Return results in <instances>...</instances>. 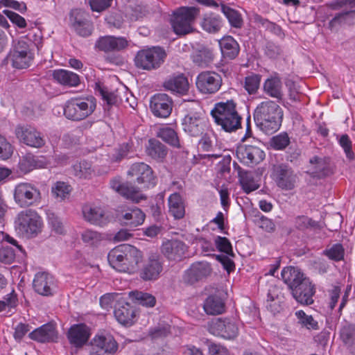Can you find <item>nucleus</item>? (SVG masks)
I'll return each mask as SVG.
<instances>
[{
  "mask_svg": "<svg viewBox=\"0 0 355 355\" xmlns=\"http://www.w3.org/2000/svg\"><path fill=\"white\" fill-rule=\"evenodd\" d=\"M282 117V108L272 101L261 102L254 112L256 125L267 135H271L279 129Z\"/></svg>",
  "mask_w": 355,
  "mask_h": 355,
  "instance_id": "f257e3e1",
  "label": "nucleus"
},
{
  "mask_svg": "<svg viewBox=\"0 0 355 355\" xmlns=\"http://www.w3.org/2000/svg\"><path fill=\"white\" fill-rule=\"evenodd\" d=\"M211 115L215 123L225 132H235L241 128L242 118L236 110V103L233 99L215 103Z\"/></svg>",
  "mask_w": 355,
  "mask_h": 355,
  "instance_id": "f03ea898",
  "label": "nucleus"
},
{
  "mask_svg": "<svg viewBox=\"0 0 355 355\" xmlns=\"http://www.w3.org/2000/svg\"><path fill=\"white\" fill-rule=\"evenodd\" d=\"M33 45V43L27 38L13 41L12 49L6 58L7 62L17 69L29 67L34 58L31 49Z\"/></svg>",
  "mask_w": 355,
  "mask_h": 355,
  "instance_id": "7ed1b4c3",
  "label": "nucleus"
},
{
  "mask_svg": "<svg viewBox=\"0 0 355 355\" xmlns=\"http://www.w3.org/2000/svg\"><path fill=\"white\" fill-rule=\"evenodd\" d=\"M42 218L35 210L28 209L17 214L15 227L21 235L35 237L42 231Z\"/></svg>",
  "mask_w": 355,
  "mask_h": 355,
  "instance_id": "20e7f679",
  "label": "nucleus"
},
{
  "mask_svg": "<svg viewBox=\"0 0 355 355\" xmlns=\"http://www.w3.org/2000/svg\"><path fill=\"white\" fill-rule=\"evenodd\" d=\"M96 108L94 98H71L64 107V114L68 119L81 121L90 115Z\"/></svg>",
  "mask_w": 355,
  "mask_h": 355,
  "instance_id": "39448f33",
  "label": "nucleus"
},
{
  "mask_svg": "<svg viewBox=\"0 0 355 355\" xmlns=\"http://www.w3.org/2000/svg\"><path fill=\"white\" fill-rule=\"evenodd\" d=\"M166 54L159 46L139 51L134 59L137 68L150 71L157 69L164 63Z\"/></svg>",
  "mask_w": 355,
  "mask_h": 355,
  "instance_id": "423d86ee",
  "label": "nucleus"
},
{
  "mask_svg": "<svg viewBox=\"0 0 355 355\" xmlns=\"http://www.w3.org/2000/svg\"><path fill=\"white\" fill-rule=\"evenodd\" d=\"M199 9L196 7H182L174 12L172 27L178 35H187L193 32L192 26Z\"/></svg>",
  "mask_w": 355,
  "mask_h": 355,
  "instance_id": "0eeeda50",
  "label": "nucleus"
},
{
  "mask_svg": "<svg viewBox=\"0 0 355 355\" xmlns=\"http://www.w3.org/2000/svg\"><path fill=\"white\" fill-rule=\"evenodd\" d=\"M13 196L15 203L22 208L37 204L42 198L40 189L28 182H21L17 184L14 189Z\"/></svg>",
  "mask_w": 355,
  "mask_h": 355,
  "instance_id": "6e6552de",
  "label": "nucleus"
},
{
  "mask_svg": "<svg viewBox=\"0 0 355 355\" xmlns=\"http://www.w3.org/2000/svg\"><path fill=\"white\" fill-rule=\"evenodd\" d=\"M163 266L164 262L160 254L157 252H150L144 261L139 271V277L144 281L157 280L161 275Z\"/></svg>",
  "mask_w": 355,
  "mask_h": 355,
  "instance_id": "1a4fd4ad",
  "label": "nucleus"
},
{
  "mask_svg": "<svg viewBox=\"0 0 355 355\" xmlns=\"http://www.w3.org/2000/svg\"><path fill=\"white\" fill-rule=\"evenodd\" d=\"M15 132L19 141L28 146L40 148L46 144L42 133L31 125H17Z\"/></svg>",
  "mask_w": 355,
  "mask_h": 355,
  "instance_id": "9d476101",
  "label": "nucleus"
},
{
  "mask_svg": "<svg viewBox=\"0 0 355 355\" xmlns=\"http://www.w3.org/2000/svg\"><path fill=\"white\" fill-rule=\"evenodd\" d=\"M128 175L135 178L136 182L141 189H149L156 184L155 176L150 166L144 162L133 164L128 172Z\"/></svg>",
  "mask_w": 355,
  "mask_h": 355,
  "instance_id": "9b49d317",
  "label": "nucleus"
},
{
  "mask_svg": "<svg viewBox=\"0 0 355 355\" xmlns=\"http://www.w3.org/2000/svg\"><path fill=\"white\" fill-rule=\"evenodd\" d=\"M212 268L211 264L205 261H196L184 271L183 280L188 284H194L205 280L211 275Z\"/></svg>",
  "mask_w": 355,
  "mask_h": 355,
  "instance_id": "f8f14e48",
  "label": "nucleus"
},
{
  "mask_svg": "<svg viewBox=\"0 0 355 355\" xmlns=\"http://www.w3.org/2000/svg\"><path fill=\"white\" fill-rule=\"evenodd\" d=\"M272 176L277 185L285 190L293 189L297 176L293 169L285 164H275L272 167Z\"/></svg>",
  "mask_w": 355,
  "mask_h": 355,
  "instance_id": "ddd939ff",
  "label": "nucleus"
},
{
  "mask_svg": "<svg viewBox=\"0 0 355 355\" xmlns=\"http://www.w3.org/2000/svg\"><path fill=\"white\" fill-rule=\"evenodd\" d=\"M196 85L202 94H215L221 87L222 78L214 71H202L198 75Z\"/></svg>",
  "mask_w": 355,
  "mask_h": 355,
  "instance_id": "4468645a",
  "label": "nucleus"
},
{
  "mask_svg": "<svg viewBox=\"0 0 355 355\" xmlns=\"http://www.w3.org/2000/svg\"><path fill=\"white\" fill-rule=\"evenodd\" d=\"M96 92L98 93L101 96L104 104H106L107 106V110L112 105H117L119 103H123V98L130 107H134V104L135 103V101L133 99L132 96L130 94L132 101H130V98L128 96L129 94L128 92L125 90L120 91L116 89L115 92H110L109 89L101 85V84H96ZM107 107H105L106 110Z\"/></svg>",
  "mask_w": 355,
  "mask_h": 355,
  "instance_id": "2eb2a0df",
  "label": "nucleus"
},
{
  "mask_svg": "<svg viewBox=\"0 0 355 355\" xmlns=\"http://www.w3.org/2000/svg\"><path fill=\"white\" fill-rule=\"evenodd\" d=\"M71 26L80 36L86 37L92 35L93 24L88 15L80 9H73L70 12Z\"/></svg>",
  "mask_w": 355,
  "mask_h": 355,
  "instance_id": "dca6fc26",
  "label": "nucleus"
},
{
  "mask_svg": "<svg viewBox=\"0 0 355 355\" xmlns=\"http://www.w3.org/2000/svg\"><path fill=\"white\" fill-rule=\"evenodd\" d=\"M236 156L241 163L247 166H253L264 159L265 153L257 146L241 144L237 147Z\"/></svg>",
  "mask_w": 355,
  "mask_h": 355,
  "instance_id": "f3484780",
  "label": "nucleus"
},
{
  "mask_svg": "<svg viewBox=\"0 0 355 355\" xmlns=\"http://www.w3.org/2000/svg\"><path fill=\"white\" fill-rule=\"evenodd\" d=\"M183 130L191 137L202 136L205 130L206 122L202 114L195 112L184 116L182 122Z\"/></svg>",
  "mask_w": 355,
  "mask_h": 355,
  "instance_id": "a211bd4d",
  "label": "nucleus"
},
{
  "mask_svg": "<svg viewBox=\"0 0 355 355\" xmlns=\"http://www.w3.org/2000/svg\"><path fill=\"white\" fill-rule=\"evenodd\" d=\"M310 173L313 178H324L334 174L335 166L328 157L313 156L309 160Z\"/></svg>",
  "mask_w": 355,
  "mask_h": 355,
  "instance_id": "6ab92c4d",
  "label": "nucleus"
},
{
  "mask_svg": "<svg viewBox=\"0 0 355 355\" xmlns=\"http://www.w3.org/2000/svg\"><path fill=\"white\" fill-rule=\"evenodd\" d=\"M145 214L138 207L128 208L121 211L117 218L120 224L130 230H135L141 225L145 220Z\"/></svg>",
  "mask_w": 355,
  "mask_h": 355,
  "instance_id": "aec40b11",
  "label": "nucleus"
},
{
  "mask_svg": "<svg viewBox=\"0 0 355 355\" xmlns=\"http://www.w3.org/2000/svg\"><path fill=\"white\" fill-rule=\"evenodd\" d=\"M291 291L294 299L302 305H311L314 302L313 297L315 288L309 278L304 279V281L293 288Z\"/></svg>",
  "mask_w": 355,
  "mask_h": 355,
  "instance_id": "412c9836",
  "label": "nucleus"
},
{
  "mask_svg": "<svg viewBox=\"0 0 355 355\" xmlns=\"http://www.w3.org/2000/svg\"><path fill=\"white\" fill-rule=\"evenodd\" d=\"M150 107L155 116L166 118L172 112L173 101L166 94H156L150 99Z\"/></svg>",
  "mask_w": 355,
  "mask_h": 355,
  "instance_id": "4be33fe9",
  "label": "nucleus"
},
{
  "mask_svg": "<svg viewBox=\"0 0 355 355\" xmlns=\"http://www.w3.org/2000/svg\"><path fill=\"white\" fill-rule=\"evenodd\" d=\"M118 349V344L112 335L102 333L96 335L92 341V351L97 354H114Z\"/></svg>",
  "mask_w": 355,
  "mask_h": 355,
  "instance_id": "5701e85b",
  "label": "nucleus"
},
{
  "mask_svg": "<svg viewBox=\"0 0 355 355\" xmlns=\"http://www.w3.org/2000/svg\"><path fill=\"white\" fill-rule=\"evenodd\" d=\"M33 286L37 293L43 296H52L55 289L53 277L45 272L35 275Z\"/></svg>",
  "mask_w": 355,
  "mask_h": 355,
  "instance_id": "b1692460",
  "label": "nucleus"
},
{
  "mask_svg": "<svg viewBox=\"0 0 355 355\" xmlns=\"http://www.w3.org/2000/svg\"><path fill=\"white\" fill-rule=\"evenodd\" d=\"M142 257L141 252L133 245L125 244L124 254L120 269L121 272H133Z\"/></svg>",
  "mask_w": 355,
  "mask_h": 355,
  "instance_id": "393cba45",
  "label": "nucleus"
},
{
  "mask_svg": "<svg viewBox=\"0 0 355 355\" xmlns=\"http://www.w3.org/2000/svg\"><path fill=\"white\" fill-rule=\"evenodd\" d=\"M128 45V41L123 37L103 36L98 39L95 47L98 50L109 51H119L125 49Z\"/></svg>",
  "mask_w": 355,
  "mask_h": 355,
  "instance_id": "a878e982",
  "label": "nucleus"
},
{
  "mask_svg": "<svg viewBox=\"0 0 355 355\" xmlns=\"http://www.w3.org/2000/svg\"><path fill=\"white\" fill-rule=\"evenodd\" d=\"M161 250L168 260L180 261L184 257L187 245L179 240H168L162 244Z\"/></svg>",
  "mask_w": 355,
  "mask_h": 355,
  "instance_id": "bb28decb",
  "label": "nucleus"
},
{
  "mask_svg": "<svg viewBox=\"0 0 355 355\" xmlns=\"http://www.w3.org/2000/svg\"><path fill=\"white\" fill-rule=\"evenodd\" d=\"M163 87L167 91L180 95L186 94L189 88L187 78L182 73L169 76L164 82Z\"/></svg>",
  "mask_w": 355,
  "mask_h": 355,
  "instance_id": "cd10ccee",
  "label": "nucleus"
},
{
  "mask_svg": "<svg viewBox=\"0 0 355 355\" xmlns=\"http://www.w3.org/2000/svg\"><path fill=\"white\" fill-rule=\"evenodd\" d=\"M57 336L55 325L51 322L43 324L28 334L31 340L42 343L55 342Z\"/></svg>",
  "mask_w": 355,
  "mask_h": 355,
  "instance_id": "c85d7f7f",
  "label": "nucleus"
},
{
  "mask_svg": "<svg viewBox=\"0 0 355 355\" xmlns=\"http://www.w3.org/2000/svg\"><path fill=\"white\" fill-rule=\"evenodd\" d=\"M112 187L120 195L132 202L138 203L146 199V196L141 193L138 188L128 182L120 183L114 181L112 184Z\"/></svg>",
  "mask_w": 355,
  "mask_h": 355,
  "instance_id": "c756f323",
  "label": "nucleus"
},
{
  "mask_svg": "<svg viewBox=\"0 0 355 355\" xmlns=\"http://www.w3.org/2000/svg\"><path fill=\"white\" fill-rule=\"evenodd\" d=\"M67 337L71 344L76 347H81L89 339V329L84 324H74L69 329Z\"/></svg>",
  "mask_w": 355,
  "mask_h": 355,
  "instance_id": "7c9ffc66",
  "label": "nucleus"
},
{
  "mask_svg": "<svg viewBox=\"0 0 355 355\" xmlns=\"http://www.w3.org/2000/svg\"><path fill=\"white\" fill-rule=\"evenodd\" d=\"M117 321L124 325H132L135 317V310L128 302H118L114 311Z\"/></svg>",
  "mask_w": 355,
  "mask_h": 355,
  "instance_id": "2f4dec72",
  "label": "nucleus"
},
{
  "mask_svg": "<svg viewBox=\"0 0 355 355\" xmlns=\"http://www.w3.org/2000/svg\"><path fill=\"white\" fill-rule=\"evenodd\" d=\"M168 212L176 220L182 219L185 216V201L177 192L171 194L168 198Z\"/></svg>",
  "mask_w": 355,
  "mask_h": 355,
  "instance_id": "473e14b6",
  "label": "nucleus"
},
{
  "mask_svg": "<svg viewBox=\"0 0 355 355\" xmlns=\"http://www.w3.org/2000/svg\"><path fill=\"white\" fill-rule=\"evenodd\" d=\"M146 153L157 162H163L168 154V148L160 141L152 138L148 140L146 146Z\"/></svg>",
  "mask_w": 355,
  "mask_h": 355,
  "instance_id": "72a5a7b5",
  "label": "nucleus"
},
{
  "mask_svg": "<svg viewBox=\"0 0 355 355\" xmlns=\"http://www.w3.org/2000/svg\"><path fill=\"white\" fill-rule=\"evenodd\" d=\"M281 275L283 281L287 284L290 290L300 284L304 281V279L307 278L304 277L300 269L294 266L285 267L282 270Z\"/></svg>",
  "mask_w": 355,
  "mask_h": 355,
  "instance_id": "f704fd0d",
  "label": "nucleus"
},
{
  "mask_svg": "<svg viewBox=\"0 0 355 355\" xmlns=\"http://www.w3.org/2000/svg\"><path fill=\"white\" fill-rule=\"evenodd\" d=\"M219 46L222 55L226 60H233L236 58L239 53V45L232 36L223 37L219 41Z\"/></svg>",
  "mask_w": 355,
  "mask_h": 355,
  "instance_id": "c9c22d12",
  "label": "nucleus"
},
{
  "mask_svg": "<svg viewBox=\"0 0 355 355\" xmlns=\"http://www.w3.org/2000/svg\"><path fill=\"white\" fill-rule=\"evenodd\" d=\"M83 213L85 219L93 225L103 226L107 223V218L100 207L85 206Z\"/></svg>",
  "mask_w": 355,
  "mask_h": 355,
  "instance_id": "e433bc0d",
  "label": "nucleus"
},
{
  "mask_svg": "<svg viewBox=\"0 0 355 355\" xmlns=\"http://www.w3.org/2000/svg\"><path fill=\"white\" fill-rule=\"evenodd\" d=\"M52 76L57 83L64 86L76 87L80 84L79 76L65 69L53 71Z\"/></svg>",
  "mask_w": 355,
  "mask_h": 355,
  "instance_id": "4c0bfd02",
  "label": "nucleus"
},
{
  "mask_svg": "<svg viewBox=\"0 0 355 355\" xmlns=\"http://www.w3.org/2000/svg\"><path fill=\"white\" fill-rule=\"evenodd\" d=\"M211 326L216 329L218 334L227 339H232L238 334V327L235 323L229 320H223L218 318L212 322Z\"/></svg>",
  "mask_w": 355,
  "mask_h": 355,
  "instance_id": "58836bf2",
  "label": "nucleus"
},
{
  "mask_svg": "<svg viewBox=\"0 0 355 355\" xmlns=\"http://www.w3.org/2000/svg\"><path fill=\"white\" fill-rule=\"evenodd\" d=\"M200 26L208 33H216L223 26L221 17L214 13L205 14L200 21Z\"/></svg>",
  "mask_w": 355,
  "mask_h": 355,
  "instance_id": "ea45409f",
  "label": "nucleus"
},
{
  "mask_svg": "<svg viewBox=\"0 0 355 355\" xmlns=\"http://www.w3.org/2000/svg\"><path fill=\"white\" fill-rule=\"evenodd\" d=\"M239 177L240 184L245 193H250L259 189V184L255 180L253 172L239 170Z\"/></svg>",
  "mask_w": 355,
  "mask_h": 355,
  "instance_id": "a19ab883",
  "label": "nucleus"
},
{
  "mask_svg": "<svg viewBox=\"0 0 355 355\" xmlns=\"http://www.w3.org/2000/svg\"><path fill=\"white\" fill-rule=\"evenodd\" d=\"M203 308L209 315L221 314L225 310V303L217 295H209L205 301Z\"/></svg>",
  "mask_w": 355,
  "mask_h": 355,
  "instance_id": "79ce46f5",
  "label": "nucleus"
},
{
  "mask_svg": "<svg viewBox=\"0 0 355 355\" xmlns=\"http://www.w3.org/2000/svg\"><path fill=\"white\" fill-rule=\"evenodd\" d=\"M191 58L197 66L206 67L213 61L214 54L209 49L202 47L193 53Z\"/></svg>",
  "mask_w": 355,
  "mask_h": 355,
  "instance_id": "37998d69",
  "label": "nucleus"
},
{
  "mask_svg": "<svg viewBox=\"0 0 355 355\" xmlns=\"http://www.w3.org/2000/svg\"><path fill=\"white\" fill-rule=\"evenodd\" d=\"M157 137L174 148L181 147L178 133L172 128L166 126L159 129Z\"/></svg>",
  "mask_w": 355,
  "mask_h": 355,
  "instance_id": "c03bdc74",
  "label": "nucleus"
},
{
  "mask_svg": "<svg viewBox=\"0 0 355 355\" xmlns=\"http://www.w3.org/2000/svg\"><path fill=\"white\" fill-rule=\"evenodd\" d=\"M265 92L270 96L282 99V81L277 77L267 79L263 85Z\"/></svg>",
  "mask_w": 355,
  "mask_h": 355,
  "instance_id": "a18cd8bd",
  "label": "nucleus"
},
{
  "mask_svg": "<svg viewBox=\"0 0 355 355\" xmlns=\"http://www.w3.org/2000/svg\"><path fill=\"white\" fill-rule=\"evenodd\" d=\"M124 248L125 244L118 245L111 250L107 255V260L110 265L119 272H120L123 261Z\"/></svg>",
  "mask_w": 355,
  "mask_h": 355,
  "instance_id": "49530a36",
  "label": "nucleus"
},
{
  "mask_svg": "<svg viewBox=\"0 0 355 355\" xmlns=\"http://www.w3.org/2000/svg\"><path fill=\"white\" fill-rule=\"evenodd\" d=\"M221 5V11L228 19L231 26L234 28H241L243 21L241 14L236 10L223 4Z\"/></svg>",
  "mask_w": 355,
  "mask_h": 355,
  "instance_id": "de8ad7c7",
  "label": "nucleus"
},
{
  "mask_svg": "<svg viewBox=\"0 0 355 355\" xmlns=\"http://www.w3.org/2000/svg\"><path fill=\"white\" fill-rule=\"evenodd\" d=\"M295 226L300 231L315 230L320 228L318 221L304 215L297 216L295 218Z\"/></svg>",
  "mask_w": 355,
  "mask_h": 355,
  "instance_id": "09e8293b",
  "label": "nucleus"
},
{
  "mask_svg": "<svg viewBox=\"0 0 355 355\" xmlns=\"http://www.w3.org/2000/svg\"><path fill=\"white\" fill-rule=\"evenodd\" d=\"M73 171V175L79 179H89L94 173L92 164L85 160L75 164Z\"/></svg>",
  "mask_w": 355,
  "mask_h": 355,
  "instance_id": "8fccbe9b",
  "label": "nucleus"
},
{
  "mask_svg": "<svg viewBox=\"0 0 355 355\" xmlns=\"http://www.w3.org/2000/svg\"><path fill=\"white\" fill-rule=\"evenodd\" d=\"M295 315L297 320V323L302 327L307 329H318V323L313 319L312 315H307L302 310L297 311Z\"/></svg>",
  "mask_w": 355,
  "mask_h": 355,
  "instance_id": "3c124183",
  "label": "nucleus"
},
{
  "mask_svg": "<svg viewBox=\"0 0 355 355\" xmlns=\"http://www.w3.org/2000/svg\"><path fill=\"white\" fill-rule=\"evenodd\" d=\"M19 167L21 172L26 173L35 168L40 167V164L35 155L28 153L20 159Z\"/></svg>",
  "mask_w": 355,
  "mask_h": 355,
  "instance_id": "603ef678",
  "label": "nucleus"
},
{
  "mask_svg": "<svg viewBox=\"0 0 355 355\" xmlns=\"http://www.w3.org/2000/svg\"><path fill=\"white\" fill-rule=\"evenodd\" d=\"M322 254L334 261H340L344 259L345 249L342 244L336 243L330 248H326Z\"/></svg>",
  "mask_w": 355,
  "mask_h": 355,
  "instance_id": "864d4df0",
  "label": "nucleus"
},
{
  "mask_svg": "<svg viewBox=\"0 0 355 355\" xmlns=\"http://www.w3.org/2000/svg\"><path fill=\"white\" fill-rule=\"evenodd\" d=\"M71 191V187L65 182L58 181L51 187V193L56 198L64 200Z\"/></svg>",
  "mask_w": 355,
  "mask_h": 355,
  "instance_id": "5fc2aeb1",
  "label": "nucleus"
},
{
  "mask_svg": "<svg viewBox=\"0 0 355 355\" xmlns=\"http://www.w3.org/2000/svg\"><path fill=\"white\" fill-rule=\"evenodd\" d=\"M340 338L343 342L352 346L355 343V324L347 323L340 329Z\"/></svg>",
  "mask_w": 355,
  "mask_h": 355,
  "instance_id": "6e6d98bb",
  "label": "nucleus"
},
{
  "mask_svg": "<svg viewBox=\"0 0 355 355\" xmlns=\"http://www.w3.org/2000/svg\"><path fill=\"white\" fill-rule=\"evenodd\" d=\"M254 21L260 24L266 30L280 36L283 34L282 28L274 22L270 21L267 19L262 17L260 15H255Z\"/></svg>",
  "mask_w": 355,
  "mask_h": 355,
  "instance_id": "4d7b16f0",
  "label": "nucleus"
},
{
  "mask_svg": "<svg viewBox=\"0 0 355 355\" xmlns=\"http://www.w3.org/2000/svg\"><path fill=\"white\" fill-rule=\"evenodd\" d=\"M261 76L258 74H251L245 77L244 88L250 94H255L260 85Z\"/></svg>",
  "mask_w": 355,
  "mask_h": 355,
  "instance_id": "13d9d810",
  "label": "nucleus"
},
{
  "mask_svg": "<svg viewBox=\"0 0 355 355\" xmlns=\"http://www.w3.org/2000/svg\"><path fill=\"white\" fill-rule=\"evenodd\" d=\"M290 144V139L287 133H281L271 138L270 144L275 150H284Z\"/></svg>",
  "mask_w": 355,
  "mask_h": 355,
  "instance_id": "bf43d9fd",
  "label": "nucleus"
},
{
  "mask_svg": "<svg viewBox=\"0 0 355 355\" xmlns=\"http://www.w3.org/2000/svg\"><path fill=\"white\" fill-rule=\"evenodd\" d=\"M134 296L135 300L141 306L153 307L156 304L155 297L150 293L136 291L134 293Z\"/></svg>",
  "mask_w": 355,
  "mask_h": 355,
  "instance_id": "052dcab7",
  "label": "nucleus"
},
{
  "mask_svg": "<svg viewBox=\"0 0 355 355\" xmlns=\"http://www.w3.org/2000/svg\"><path fill=\"white\" fill-rule=\"evenodd\" d=\"M216 248L230 256H234L232 246L228 239L217 236L214 240Z\"/></svg>",
  "mask_w": 355,
  "mask_h": 355,
  "instance_id": "680f3d73",
  "label": "nucleus"
},
{
  "mask_svg": "<svg viewBox=\"0 0 355 355\" xmlns=\"http://www.w3.org/2000/svg\"><path fill=\"white\" fill-rule=\"evenodd\" d=\"M16 250L12 247L3 246L0 248V261L6 264H10L15 260Z\"/></svg>",
  "mask_w": 355,
  "mask_h": 355,
  "instance_id": "e2e57ef3",
  "label": "nucleus"
},
{
  "mask_svg": "<svg viewBox=\"0 0 355 355\" xmlns=\"http://www.w3.org/2000/svg\"><path fill=\"white\" fill-rule=\"evenodd\" d=\"M102 236L100 233L91 230H85L82 233V240L84 243L90 245H96L102 240Z\"/></svg>",
  "mask_w": 355,
  "mask_h": 355,
  "instance_id": "0e129e2a",
  "label": "nucleus"
},
{
  "mask_svg": "<svg viewBox=\"0 0 355 355\" xmlns=\"http://www.w3.org/2000/svg\"><path fill=\"white\" fill-rule=\"evenodd\" d=\"M339 144L345 151L346 157L349 160H353L355 158L354 153L352 150V141L347 135H343L340 139Z\"/></svg>",
  "mask_w": 355,
  "mask_h": 355,
  "instance_id": "69168bd1",
  "label": "nucleus"
},
{
  "mask_svg": "<svg viewBox=\"0 0 355 355\" xmlns=\"http://www.w3.org/2000/svg\"><path fill=\"white\" fill-rule=\"evenodd\" d=\"M354 13L353 11H347L340 12L335 15L334 18L329 21V26L334 28L336 26L341 25L346 22L347 19Z\"/></svg>",
  "mask_w": 355,
  "mask_h": 355,
  "instance_id": "338daca9",
  "label": "nucleus"
},
{
  "mask_svg": "<svg viewBox=\"0 0 355 355\" xmlns=\"http://www.w3.org/2000/svg\"><path fill=\"white\" fill-rule=\"evenodd\" d=\"M12 153V146L5 137L0 135V157L3 159L9 158Z\"/></svg>",
  "mask_w": 355,
  "mask_h": 355,
  "instance_id": "774afa93",
  "label": "nucleus"
}]
</instances>
